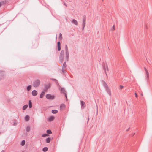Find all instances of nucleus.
I'll return each instance as SVG.
<instances>
[{
  "label": "nucleus",
  "instance_id": "f257e3e1",
  "mask_svg": "<svg viewBox=\"0 0 152 152\" xmlns=\"http://www.w3.org/2000/svg\"><path fill=\"white\" fill-rule=\"evenodd\" d=\"M40 84V80L39 79H36L33 81L32 85L34 87H37L39 86Z\"/></svg>",
  "mask_w": 152,
  "mask_h": 152
},
{
  "label": "nucleus",
  "instance_id": "f03ea898",
  "mask_svg": "<svg viewBox=\"0 0 152 152\" xmlns=\"http://www.w3.org/2000/svg\"><path fill=\"white\" fill-rule=\"evenodd\" d=\"M65 49L66 51V57L65 58L67 61H69V51L67 46L66 45L65 46Z\"/></svg>",
  "mask_w": 152,
  "mask_h": 152
},
{
  "label": "nucleus",
  "instance_id": "7ed1b4c3",
  "mask_svg": "<svg viewBox=\"0 0 152 152\" xmlns=\"http://www.w3.org/2000/svg\"><path fill=\"white\" fill-rule=\"evenodd\" d=\"M64 51L63 50H62L60 53L59 57V60L60 62L62 63L63 61L64 60Z\"/></svg>",
  "mask_w": 152,
  "mask_h": 152
},
{
  "label": "nucleus",
  "instance_id": "20e7f679",
  "mask_svg": "<svg viewBox=\"0 0 152 152\" xmlns=\"http://www.w3.org/2000/svg\"><path fill=\"white\" fill-rule=\"evenodd\" d=\"M51 85L50 83H49L47 84H44V91L46 92L47 91L48 89L50 88L51 86Z\"/></svg>",
  "mask_w": 152,
  "mask_h": 152
},
{
  "label": "nucleus",
  "instance_id": "39448f33",
  "mask_svg": "<svg viewBox=\"0 0 152 152\" xmlns=\"http://www.w3.org/2000/svg\"><path fill=\"white\" fill-rule=\"evenodd\" d=\"M46 97L48 99L53 100L54 98V96L50 94H47L46 95Z\"/></svg>",
  "mask_w": 152,
  "mask_h": 152
},
{
  "label": "nucleus",
  "instance_id": "423d86ee",
  "mask_svg": "<svg viewBox=\"0 0 152 152\" xmlns=\"http://www.w3.org/2000/svg\"><path fill=\"white\" fill-rule=\"evenodd\" d=\"M86 22V16L85 15H84L83 16V23H82V26L83 28L82 30H83L85 26Z\"/></svg>",
  "mask_w": 152,
  "mask_h": 152
},
{
  "label": "nucleus",
  "instance_id": "0eeeda50",
  "mask_svg": "<svg viewBox=\"0 0 152 152\" xmlns=\"http://www.w3.org/2000/svg\"><path fill=\"white\" fill-rule=\"evenodd\" d=\"M103 69L104 70V71L105 74H106V76H107V75L106 71V68L107 69V71H108L109 70H108V66H107V64L106 63L105 65L104 64L103 65Z\"/></svg>",
  "mask_w": 152,
  "mask_h": 152
},
{
  "label": "nucleus",
  "instance_id": "6e6552de",
  "mask_svg": "<svg viewBox=\"0 0 152 152\" xmlns=\"http://www.w3.org/2000/svg\"><path fill=\"white\" fill-rule=\"evenodd\" d=\"M59 89L61 91V93L63 94L66 93V91L64 88H61L60 86H59Z\"/></svg>",
  "mask_w": 152,
  "mask_h": 152
},
{
  "label": "nucleus",
  "instance_id": "1a4fd4ad",
  "mask_svg": "<svg viewBox=\"0 0 152 152\" xmlns=\"http://www.w3.org/2000/svg\"><path fill=\"white\" fill-rule=\"evenodd\" d=\"M108 94L110 96L111 95V92L110 89L109 88V87L105 88Z\"/></svg>",
  "mask_w": 152,
  "mask_h": 152
},
{
  "label": "nucleus",
  "instance_id": "9d476101",
  "mask_svg": "<svg viewBox=\"0 0 152 152\" xmlns=\"http://www.w3.org/2000/svg\"><path fill=\"white\" fill-rule=\"evenodd\" d=\"M57 48L58 50V51H59L61 50V42L60 41H58L57 42Z\"/></svg>",
  "mask_w": 152,
  "mask_h": 152
},
{
  "label": "nucleus",
  "instance_id": "9b49d317",
  "mask_svg": "<svg viewBox=\"0 0 152 152\" xmlns=\"http://www.w3.org/2000/svg\"><path fill=\"white\" fill-rule=\"evenodd\" d=\"M71 22L73 24H75L76 25H77L78 24V22L75 20L74 19H72L71 20Z\"/></svg>",
  "mask_w": 152,
  "mask_h": 152
},
{
  "label": "nucleus",
  "instance_id": "f8f14e48",
  "mask_svg": "<svg viewBox=\"0 0 152 152\" xmlns=\"http://www.w3.org/2000/svg\"><path fill=\"white\" fill-rule=\"evenodd\" d=\"M5 75V72H4L0 71V75L2 77V78L0 79V80H1L2 79L4 78V76Z\"/></svg>",
  "mask_w": 152,
  "mask_h": 152
},
{
  "label": "nucleus",
  "instance_id": "ddd939ff",
  "mask_svg": "<svg viewBox=\"0 0 152 152\" xmlns=\"http://www.w3.org/2000/svg\"><path fill=\"white\" fill-rule=\"evenodd\" d=\"M37 94V91L34 90L32 92V94L33 96H36Z\"/></svg>",
  "mask_w": 152,
  "mask_h": 152
},
{
  "label": "nucleus",
  "instance_id": "4468645a",
  "mask_svg": "<svg viewBox=\"0 0 152 152\" xmlns=\"http://www.w3.org/2000/svg\"><path fill=\"white\" fill-rule=\"evenodd\" d=\"M81 107H83V108H85L86 106L85 103L83 101H81Z\"/></svg>",
  "mask_w": 152,
  "mask_h": 152
},
{
  "label": "nucleus",
  "instance_id": "2eb2a0df",
  "mask_svg": "<svg viewBox=\"0 0 152 152\" xmlns=\"http://www.w3.org/2000/svg\"><path fill=\"white\" fill-rule=\"evenodd\" d=\"M45 94V91H42L41 93L40 96V97L41 98H42L44 95Z\"/></svg>",
  "mask_w": 152,
  "mask_h": 152
},
{
  "label": "nucleus",
  "instance_id": "dca6fc26",
  "mask_svg": "<svg viewBox=\"0 0 152 152\" xmlns=\"http://www.w3.org/2000/svg\"><path fill=\"white\" fill-rule=\"evenodd\" d=\"M55 118V117L53 116H50L49 117L48 119L49 121H53Z\"/></svg>",
  "mask_w": 152,
  "mask_h": 152
},
{
  "label": "nucleus",
  "instance_id": "f3484780",
  "mask_svg": "<svg viewBox=\"0 0 152 152\" xmlns=\"http://www.w3.org/2000/svg\"><path fill=\"white\" fill-rule=\"evenodd\" d=\"M103 85L105 88L108 87L106 83L104 81H103Z\"/></svg>",
  "mask_w": 152,
  "mask_h": 152
},
{
  "label": "nucleus",
  "instance_id": "a211bd4d",
  "mask_svg": "<svg viewBox=\"0 0 152 152\" xmlns=\"http://www.w3.org/2000/svg\"><path fill=\"white\" fill-rule=\"evenodd\" d=\"M28 103H29V108H31L32 107V103L31 101V100H29V101Z\"/></svg>",
  "mask_w": 152,
  "mask_h": 152
},
{
  "label": "nucleus",
  "instance_id": "6ab92c4d",
  "mask_svg": "<svg viewBox=\"0 0 152 152\" xmlns=\"http://www.w3.org/2000/svg\"><path fill=\"white\" fill-rule=\"evenodd\" d=\"M46 142L47 143H49L50 141H51V138L50 137H48L46 138V139L45 140Z\"/></svg>",
  "mask_w": 152,
  "mask_h": 152
},
{
  "label": "nucleus",
  "instance_id": "aec40b11",
  "mask_svg": "<svg viewBox=\"0 0 152 152\" xmlns=\"http://www.w3.org/2000/svg\"><path fill=\"white\" fill-rule=\"evenodd\" d=\"M29 118L30 117L28 115H26L25 117V119L27 121H28L29 120Z\"/></svg>",
  "mask_w": 152,
  "mask_h": 152
},
{
  "label": "nucleus",
  "instance_id": "412c9836",
  "mask_svg": "<svg viewBox=\"0 0 152 152\" xmlns=\"http://www.w3.org/2000/svg\"><path fill=\"white\" fill-rule=\"evenodd\" d=\"M46 133L48 134H50L52 133V132L50 129H48L46 131Z\"/></svg>",
  "mask_w": 152,
  "mask_h": 152
},
{
  "label": "nucleus",
  "instance_id": "4be33fe9",
  "mask_svg": "<svg viewBox=\"0 0 152 152\" xmlns=\"http://www.w3.org/2000/svg\"><path fill=\"white\" fill-rule=\"evenodd\" d=\"M51 112L53 114H56L58 113V111L56 110H52Z\"/></svg>",
  "mask_w": 152,
  "mask_h": 152
},
{
  "label": "nucleus",
  "instance_id": "5701e85b",
  "mask_svg": "<svg viewBox=\"0 0 152 152\" xmlns=\"http://www.w3.org/2000/svg\"><path fill=\"white\" fill-rule=\"evenodd\" d=\"M66 62H64L63 65L62 69H65L66 67Z\"/></svg>",
  "mask_w": 152,
  "mask_h": 152
},
{
  "label": "nucleus",
  "instance_id": "b1692460",
  "mask_svg": "<svg viewBox=\"0 0 152 152\" xmlns=\"http://www.w3.org/2000/svg\"><path fill=\"white\" fill-rule=\"evenodd\" d=\"M25 143V141L24 140H23L21 143H20V145L22 146H24Z\"/></svg>",
  "mask_w": 152,
  "mask_h": 152
},
{
  "label": "nucleus",
  "instance_id": "393cba45",
  "mask_svg": "<svg viewBox=\"0 0 152 152\" xmlns=\"http://www.w3.org/2000/svg\"><path fill=\"white\" fill-rule=\"evenodd\" d=\"M28 107V105L27 104L24 105L23 107V110H25Z\"/></svg>",
  "mask_w": 152,
  "mask_h": 152
},
{
  "label": "nucleus",
  "instance_id": "a878e982",
  "mask_svg": "<svg viewBox=\"0 0 152 152\" xmlns=\"http://www.w3.org/2000/svg\"><path fill=\"white\" fill-rule=\"evenodd\" d=\"M31 85H29L27 87V90L28 91H29L31 90Z\"/></svg>",
  "mask_w": 152,
  "mask_h": 152
},
{
  "label": "nucleus",
  "instance_id": "bb28decb",
  "mask_svg": "<svg viewBox=\"0 0 152 152\" xmlns=\"http://www.w3.org/2000/svg\"><path fill=\"white\" fill-rule=\"evenodd\" d=\"M48 150V148L47 147H45L43 148L42 150L43 152H46Z\"/></svg>",
  "mask_w": 152,
  "mask_h": 152
},
{
  "label": "nucleus",
  "instance_id": "cd10ccee",
  "mask_svg": "<svg viewBox=\"0 0 152 152\" xmlns=\"http://www.w3.org/2000/svg\"><path fill=\"white\" fill-rule=\"evenodd\" d=\"M65 105L64 104H61L60 105L61 108H64L65 107Z\"/></svg>",
  "mask_w": 152,
  "mask_h": 152
},
{
  "label": "nucleus",
  "instance_id": "c85d7f7f",
  "mask_svg": "<svg viewBox=\"0 0 152 152\" xmlns=\"http://www.w3.org/2000/svg\"><path fill=\"white\" fill-rule=\"evenodd\" d=\"M145 75L147 77V78L148 79L149 75V73L148 71H147L146 72H145Z\"/></svg>",
  "mask_w": 152,
  "mask_h": 152
},
{
  "label": "nucleus",
  "instance_id": "c756f323",
  "mask_svg": "<svg viewBox=\"0 0 152 152\" xmlns=\"http://www.w3.org/2000/svg\"><path fill=\"white\" fill-rule=\"evenodd\" d=\"M62 38V34L61 33H60L59 34L58 38L61 40Z\"/></svg>",
  "mask_w": 152,
  "mask_h": 152
},
{
  "label": "nucleus",
  "instance_id": "7c9ffc66",
  "mask_svg": "<svg viewBox=\"0 0 152 152\" xmlns=\"http://www.w3.org/2000/svg\"><path fill=\"white\" fill-rule=\"evenodd\" d=\"M30 130V127L29 126H28L26 129V131L27 132H28Z\"/></svg>",
  "mask_w": 152,
  "mask_h": 152
},
{
  "label": "nucleus",
  "instance_id": "2f4dec72",
  "mask_svg": "<svg viewBox=\"0 0 152 152\" xmlns=\"http://www.w3.org/2000/svg\"><path fill=\"white\" fill-rule=\"evenodd\" d=\"M48 136L49 135L47 134H42L41 135L42 137H45Z\"/></svg>",
  "mask_w": 152,
  "mask_h": 152
},
{
  "label": "nucleus",
  "instance_id": "473e14b6",
  "mask_svg": "<svg viewBox=\"0 0 152 152\" xmlns=\"http://www.w3.org/2000/svg\"><path fill=\"white\" fill-rule=\"evenodd\" d=\"M51 80H52L53 81H54L55 82V83H57V80L56 79L54 78H51Z\"/></svg>",
  "mask_w": 152,
  "mask_h": 152
},
{
  "label": "nucleus",
  "instance_id": "72a5a7b5",
  "mask_svg": "<svg viewBox=\"0 0 152 152\" xmlns=\"http://www.w3.org/2000/svg\"><path fill=\"white\" fill-rule=\"evenodd\" d=\"M65 69H62V72L63 73H64L66 72V71L64 70Z\"/></svg>",
  "mask_w": 152,
  "mask_h": 152
},
{
  "label": "nucleus",
  "instance_id": "f704fd0d",
  "mask_svg": "<svg viewBox=\"0 0 152 152\" xmlns=\"http://www.w3.org/2000/svg\"><path fill=\"white\" fill-rule=\"evenodd\" d=\"M120 89L121 90L123 88V86H122L121 85H120Z\"/></svg>",
  "mask_w": 152,
  "mask_h": 152
},
{
  "label": "nucleus",
  "instance_id": "c9c22d12",
  "mask_svg": "<svg viewBox=\"0 0 152 152\" xmlns=\"http://www.w3.org/2000/svg\"><path fill=\"white\" fill-rule=\"evenodd\" d=\"M56 84H57V85L59 87V86H59V84L58 83V82H57V83H56Z\"/></svg>",
  "mask_w": 152,
  "mask_h": 152
},
{
  "label": "nucleus",
  "instance_id": "e433bc0d",
  "mask_svg": "<svg viewBox=\"0 0 152 152\" xmlns=\"http://www.w3.org/2000/svg\"><path fill=\"white\" fill-rule=\"evenodd\" d=\"M64 94L65 95V97L66 98V100H67V96H66V93H65V94Z\"/></svg>",
  "mask_w": 152,
  "mask_h": 152
},
{
  "label": "nucleus",
  "instance_id": "4c0bfd02",
  "mask_svg": "<svg viewBox=\"0 0 152 152\" xmlns=\"http://www.w3.org/2000/svg\"><path fill=\"white\" fill-rule=\"evenodd\" d=\"M134 94H135V97H136V98L137 97V93H135Z\"/></svg>",
  "mask_w": 152,
  "mask_h": 152
},
{
  "label": "nucleus",
  "instance_id": "58836bf2",
  "mask_svg": "<svg viewBox=\"0 0 152 152\" xmlns=\"http://www.w3.org/2000/svg\"><path fill=\"white\" fill-rule=\"evenodd\" d=\"M113 30H115V28L114 25H113Z\"/></svg>",
  "mask_w": 152,
  "mask_h": 152
},
{
  "label": "nucleus",
  "instance_id": "ea45409f",
  "mask_svg": "<svg viewBox=\"0 0 152 152\" xmlns=\"http://www.w3.org/2000/svg\"><path fill=\"white\" fill-rule=\"evenodd\" d=\"M144 69H145V72H146L147 71H148L146 68L144 67Z\"/></svg>",
  "mask_w": 152,
  "mask_h": 152
},
{
  "label": "nucleus",
  "instance_id": "a19ab883",
  "mask_svg": "<svg viewBox=\"0 0 152 152\" xmlns=\"http://www.w3.org/2000/svg\"><path fill=\"white\" fill-rule=\"evenodd\" d=\"M144 69H145V72H146L147 71H148L146 68L144 67Z\"/></svg>",
  "mask_w": 152,
  "mask_h": 152
},
{
  "label": "nucleus",
  "instance_id": "79ce46f5",
  "mask_svg": "<svg viewBox=\"0 0 152 152\" xmlns=\"http://www.w3.org/2000/svg\"><path fill=\"white\" fill-rule=\"evenodd\" d=\"M2 5L1 3V2H0V7H1Z\"/></svg>",
  "mask_w": 152,
  "mask_h": 152
},
{
  "label": "nucleus",
  "instance_id": "37998d69",
  "mask_svg": "<svg viewBox=\"0 0 152 152\" xmlns=\"http://www.w3.org/2000/svg\"><path fill=\"white\" fill-rule=\"evenodd\" d=\"M2 2L3 4H4L6 3V1H3Z\"/></svg>",
  "mask_w": 152,
  "mask_h": 152
},
{
  "label": "nucleus",
  "instance_id": "c03bdc74",
  "mask_svg": "<svg viewBox=\"0 0 152 152\" xmlns=\"http://www.w3.org/2000/svg\"><path fill=\"white\" fill-rule=\"evenodd\" d=\"M129 129H130V128H128V129H127L126 130V131H128L129 130Z\"/></svg>",
  "mask_w": 152,
  "mask_h": 152
},
{
  "label": "nucleus",
  "instance_id": "a18cd8bd",
  "mask_svg": "<svg viewBox=\"0 0 152 152\" xmlns=\"http://www.w3.org/2000/svg\"><path fill=\"white\" fill-rule=\"evenodd\" d=\"M64 5H65L66 7H67V6H66V3H64Z\"/></svg>",
  "mask_w": 152,
  "mask_h": 152
},
{
  "label": "nucleus",
  "instance_id": "49530a36",
  "mask_svg": "<svg viewBox=\"0 0 152 152\" xmlns=\"http://www.w3.org/2000/svg\"><path fill=\"white\" fill-rule=\"evenodd\" d=\"M147 61L148 62V63L149 64H150V63L149 62V61H148V60H147Z\"/></svg>",
  "mask_w": 152,
  "mask_h": 152
},
{
  "label": "nucleus",
  "instance_id": "de8ad7c7",
  "mask_svg": "<svg viewBox=\"0 0 152 152\" xmlns=\"http://www.w3.org/2000/svg\"><path fill=\"white\" fill-rule=\"evenodd\" d=\"M4 152V150H2V151H1V152Z\"/></svg>",
  "mask_w": 152,
  "mask_h": 152
},
{
  "label": "nucleus",
  "instance_id": "09e8293b",
  "mask_svg": "<svg viewBox=\"0 0 152 152\" xmlns=\"http://www.w3.org/2000/svg\"><path fill=\"white\" fill-rule=\"evenodd\" d=\"M141 96H143V94H141Z\"/></svg>",
  "mask_w": 152,
  "mask_h": 152
},
{
  "label": "nucleus",
  "instance_id": "8fccbe9b",
  "mask_svg": "<svg viewBox=\"0 0 152 152\" xmlns=\"http://www.w3.org/2000/svg\"><path fill=\"white\" fill-rule=\"evenodd\" d=\"M56 38H57V35L56 36Z\"/></svg>",
  "mask_w": 152,
  "mask_h": 152
}]
</instances>
